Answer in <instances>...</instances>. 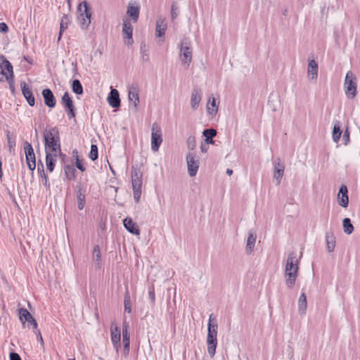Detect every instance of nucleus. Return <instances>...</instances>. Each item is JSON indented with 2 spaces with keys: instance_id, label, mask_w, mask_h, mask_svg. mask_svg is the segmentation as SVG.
<instances>
[{
  "instance_id": "nucleus-1",
  "label": "nucleus",
  "mask_w": 360,
  "mask_h": 360,
  "mask_svg": "<svg viewBox=\"0 0 360 360\" xmlns=\"http://www.w3.org/2000/svg\"><path fill=\"white\" fill-rule=\"evenodd\" d=\"M300 255V257H301ZM300 259L295 252H291L288 255L285 266L284 276L286 286L291 289L294 287L298 274Z\"/></svg>"
},
{
  "instance_id": "nucleus-2",
  "label": "nucleus",
  "mask_w": 360,
  "mask_h": 360,
  "mask_svg": "<svg viewBox=\"0 0 360 360\" xmlns=\"http://www.w3.org/2000/svg\"><path fill=\"white\" fill-rule=\"evenodd\" d=\"M212 314L210 316L207 323V352L211 357H213L216 352L217 345V325L212 322Z\"/></svg>"
},
{
  "instance_id": "nucleus-3",
  "label": "nucleus",
  "mask_w": 360,
  "mask_h": 360,
  "mask_svg": "<svg viewBox=\"0 0 360 360\" xmlns=\"http://www.w3.org/2000/svg\"><path fill=\"white\" fill-rule=\"evenodd\" d=\"M77 20L80 27L86 30L91 23V12L86 1H82L77 6Z\"/></svg>"
},
{
  "instance_id": "nucleus-4",
  "label": "nucleus",
  "mask_w": 360,
  "mask_h": 360,
  "mask_svg": "<svg viewBox=\"0 0 360 360\" xmlns=\"http://www.w3.org/2000/svg\"><path fill=\"white\" fill-rule=\"evenodd\" d=\"M179 59L181 63L188 68L192 62L193 52L191 41L186 37H184L180 43Z\"/></svg>"
},
{
  "instance_id": "nucleus-5",
  "label": "nucleus",
  "mask_w": 360,
  "mask_h": 360,
  "mask_svg": "<svg viewBox=\"0 0 360 360\" xmlns=\"http://www.w3.org/2000/svg\"><path fill=\"white\" fill-rule=\"evenodd\" d=\"M142 176V172L139 169L132 167L131 174V185L134 199L136 203L140 201L141 195Z\"/></svg>"
},
{
  "instance_id": "nucleus-6",
  "label": "nucleus",
  "mask_w": 360,
  "mask_h": 360,
  "mask_svg": "<svg viewBox=\"0 0 360 360\" xmlns=\"http://www.w3.org/2000/svg\"><path fill=\"white\" fill-rule=\"evenodd\" d=\"M46 153V169L52 172L55 167V164L58 157L63 155L60 145L57 146H50L44 148Z\"/></svg>"
},
{
  "instance_id": "nucleus-7",
  "label": "nucleus",
  "mask_w": 360,
  "mask_h": 360,
  "mask_svg": "<svg viewBox=\"0 0 360 360\" xmlns=\"http://www.w3.org/2000/svg\"><path fill=\"white\" fill-rule=\"evenodd\" d=\"M344 90L349 98H354L357 94L356 77L351 70L348 71L346 74L344 82Z\"/></svg>"
},
{
  "instance_id": "nucleus-8",
  "label": "nucleus",
  "mask_w": 360,
  "mask_h": 360,
  "mask_svg": "<svg viewBox=\"0 0 360 360\" xmlns=\"http://www.w3.org/2000/svg\"><path fill=\"white\" fill-rule=\"evenodd\" d=\"M44 148L60 145L59 131L57 127L47 128L44 131Z\"/></svg>"
},
{
  "instance_id": "nucleus-9",
  "label": "nucleus",
  "mask_w": 360,
  "mask_h": 360,
  "mask_svg": "<svg viewBox=\"0 0 360 360\" xmlns=\"http://www.w3.org/2000/svg\"><path fill=\"white\" fill-rule=\"evenodd\" d=\"M163 141L162 131L160 125L153 123L151 127V150L153 152H158L160 146Z\"/></svg>"
},
{
  "instance_id": "nucleus-10",
  "label": "nucleus",
  "mask_w": 360,
  "mask_h": 360,
  "mask_svg": "<svg viewBox=\"0 0 360 360\" xmlns=\"http://www.w3.org/2000/svg\"><path fill=\"white\" fill-rule=\"evenodd\" d=\"M24 150L27 167L31 171H34L36 167V158L34 149L30 143L25 142L24 143Z\"/></svg>"
},
{
  "instance_id": "nucleus-11",
  "label": "nucleus",
  "mask_w": 360,
  "mask_h": 360,
  "mask_svg": "<svg viewBox=\"0 0 360 360\" xmlns=\"http://www.w3.org/2000/svg\"><path fill=\"white\" fill-rule=\"evenodd\" d=\"M186 159L189 176H195L199 169V162L196 160L195 154L193 153H188Z\"/></svg>"
},
{
  "instance_id": "nucleus-12",
  "label": "nucleus",
  "mask_w": 360,
  "mask_h": 360,
  "mask_svg": "<svg viewBox=\"0 0 360 360\" xmlns=\"http://www.w3.org/2000/svg\"><path fill=\"white\" fill-rule=\"evenodd\" d=\"M167 29V24L165 18L162 16H159L156 20L155 24V37L161 39L160 41H164L166 30Z\"/></svg>"
},
{
  "instance_id": "nucleus-13",
  "label": "nucleus",
  "mask_w": 360,
  "mask_h": 360,
  "mask_svg": "<svg viewBox=\"0 0 360 360\" xmlns=\"http://www.w3.org/2000/svg\"><path fill=\"white\" fill-rule=\"evenodd\" d=\"M18 314L20 320L22 321V323L25 322H27L28 323H30L34 329L37 328V323L35 321V319L32 317L31 314L28 311L27 309L24 308H20L18 309Z\"/></svg>"
},
{
  "instance_id": "nucleus-14",
  "label": "nucleus",
  "mask_w": 360,
  "mask_h": 360,
  "mask_svg": "<svg viewBox=\"0 0 360 360\" xmlns=\"http://www.w3.org/2000/svg\"><path fill=\"white\" fill-rule=\"evenodd\" d=\"M338 203L342 207H347L349 204L348 190L345 185H342L340 188L337 196Z\"/></svg>"
},
{
  "instance_id": "nucleus-15",
  "label": "nucleus",
  "mask_w": 360,
  "mask_h": 360,
  "mask_svg": "<svg viewBox=\"0 0 360 360\" xmlns=\"http://www.w3.org/2000/svg\"><path fill=\"white\" fill-rule=\"evenodd\" d=\"M308 62L307 77L309 80L316 82L318 77V63L314 59H309Z\"/></svg>"
},
{
  "instance_id": "nucleus-16",
  "label": "nucleus",
  "mask_w": 360,
  "mask_h": 360,
  "mask_svg": "<svg viewBox=\"0 0 360 360\" xmlns=\"http://www.w3.org/2000/svg\"><path fill=\"white\" fill-rule=\"evenodd\" d=\"M202 96V91L198 88H194L191 96V106L193 110H196L200 105Z\"/></svg>"
},
{
  "instance_id": "nucleus-17",
  "label": "nucleus",
  "mask_w": 360,
  "mask_h": 360,
  "mask_svg": "<svg viewBox=\"0 0 360 360\" xmlns=\"http://www.w3.org/2000/svg\"><path fill=\"white\" fill-rule=\"evenodd\" d=\"M133 27L127 20H124L122 24V34L124 38L127 39V45L133 44L132 39Z\"/></svg>"
},
{
  "instance_id": "nucleus-18",
  "label": "nucleus",
  "mask_w": 360,
  "mask_h": 360,
  "mask_svg": "<svg viewBox=\"0 0 360 360\" xmlns=\"http://www.w3.org/2000/svg\"><path fill=\"white\" fill-rule=\"evenodd\" d=\"M107 101L108 104L112 108H118L120 105V98L119 92L117 89H112L111 87V90L110 94L108 96Z\"/></svg>"
},
{
  "instance_id": "nucleus-19",
  "label": "nucleus",
  "mask_w": 360,
  "mask_h": 360,
  "mask_svg": "<svg viewBox=\"0 0 360 360\" xmlns=\"http://www.w3.org/2000/svg\"><path fill=\"white\" fill-rule=\"evenodd\" d=\"M206 108L207 114L211 117H213L217 114L219 102H217L216 98L213 96L209 97Z\"/></svg>"
},
{
  "instance_id": "nucleus-20",
  "label": "nucleus",
  "mask_w": 360,
  "mask_h": 360,
  "mask_svg": "<svg viewBox=\"0 0 360 360\" xmlns=\"http://www.w3.org/2000/svg\"><path fill=\"white\" fill-rule=\"evenodd\" d=\"M42 96L44 100V103L49 108H54L56 104L55 96L49 89H45L42 91Z\"/></svg>"
},
{
  "instance_id": "nucleus-21",
  "label": "nucleus",
  "mask_w": 360,
  "mask_h": 360,
  "mask_svg": "<svg viewBox=\"0 0 360 360\" xmlns=\"http://www.w3.org/2000/svg\"><path fill=\"white\" fill-rule=\"evenodd\" d=\"M140 7L137 3H129L127 6V14L130 16L132 20L137 22L139 16Z\"/></svg>"
},
{
  "instance_id": "nucleus-22",
  "label": "nucleus",
  "mask_w": 360,
  "mask_h": 360,
  "mask_svg": "<svg viewBox=\"0 0 360 360\" xmlns=\"http://www.w3.org/2000/svg\"><path fill=\"white\" fill-rule=\"evenodd\" d=\"M1 60L0 66L2 68L3 72H7L9 76V79L13 82V70L12 65L4 56H0V61Z\"/></svg>"
},
{
  "instance_id": "nucleus-23",
  "label": "nucleus",
  "mask_w": 360,
  "mask_h": 360,
  "mask_svg": "<svg viewBox=\"0 0 360 360\" xmlns=\"http://www.w3.org/2000/svg\"><path fill=\"white\" fill-rule=\"evenodd\" d=\"M124 226L131 233L139 236L140 229L135 222L131 218H126L123 221Z\"/></svg>"
},
{
  "instance_id": "nucleus-24",
  "label": "nucleus",
  "mask_w": 360,
  "mask_h": 360,
  "mask_svg": "<svg viewBox=\"0 0 360 360\" xmlns=\"http://www.w3.org/2000/svg\"><path fill=\"white\" fill-rule=\"evenodd\" d=\"M120 338V330L118 327L116 326L114 328H111V341L117 352H118L121 347Z\"/></svg>"
},
{
  "instance_id": "nucleus-25",
  "label": "nucleus",
  "mask_w": 360,
  "mask_h": 360,
  "mask_svg": "<svg viewBox=\"0 0 360 360\" xmlns=\"http://www.w3.org/2000/svg\"><path fill=\"white\" fill-rule=\"evenodd\" d=\"M20 86L22 89V94H23L24 97L25 98V99L27 100L29 105L30 106H34V103H35V100H34V97L31 90L30 89V88L27 86V85L26 84L25 82H22L20 84Z\"/></svg>"
},
{
  "instance_id": "nucleus-26",
  "label": "nucleus",
  "mask_w": 360,
  "mask_h": 360,
  "mask_svg": "<svg viewBox=\"0 0 360 360\" xmlns=\"http://www.w3.org/2000/svg\"><path fill=\"white\" fill-rule=\"evenodd\" d=\"M257 236L256 234L250 231L248 232V236L246 242L245 252L247 254L250 255L255 249V245L256 243Z\"/></svg>"
},
{
  "instance_id": "nucleus-27",
  "label": "nucleus",
  "mask_w": 360,
  "mask_h": 360,
  "mask_svg": "<svg viewBox=\"0 0 360 360\" xmlns=\"http://www.w3.org/2000/svg\"><path fill=\"white\" fill-rule=\"evenodd\" d=\"M128 97L129 101L134 103V106L136 108L139 103V90L136 86L129 87Z\"/></svg>"
},
{
  "instance_id": "nucleus-28",
  "label": "nucleus",
  "mask_w": 360,
  "mask_h": 360,
  "mask_svg": "<svg viewBox=\"0 0 360 360\" xmlns=\"http://www.w3.org/2000/svg\"><path fill=\"white\" fill-rule=\"evenodd\" d=\"M285 167L283 164L278 162L274 166V178L276 180L277 185L280 184L284 174Z\"/></svg>"
},
{
  "instance_id": "nucleus-29",
  "label": "nucleus",
  "mask_w": 360,
  "mask_h": 360,
  "mask_svg": "<svg viewBox=\"0 0 360 360\" xmlns=\"http://www.w3.org/2000/svg\"><path fill=\"white\" fill-rule=\"evenodd\" d=\"M297 304L300 314L304 315L306 314L307 307V296L304 292H302L300 295Z\"/></svg>"
},
{
  "instance_id": "nucleus-30",
  "label": "nucleus",
  "mask_w": 360,
  "mask_h": 360,
  "mask_svg": "<svg viewBox=\"0 0 360 360\" xmlns=\"http://www.w3.org/2000/svg\"><path fill=\"white\" fill-rule=\"evenodd\" d=\"M217 132L214 129H206L202 131V136L205 137V141L207 144H213V137L216 136Z\"/></svg>"
},
{
  "instance_id": "nucleus-31",
  "label": "nucleus",
  "mask_w": 360,
  "mask_h": 360,
  "mask_svg": "<svg viewBox=\"0 0 360 360\" xmlns=\"http://www.w3.org/2000/svg\"><path fill=\"white\" fill-rule=\"evenodd\" d=\"M327 250L329 252L334 251L335 248V238L333 233L328 232L326 234Z\"/></svg>"
},
{
  "instance_id": "nucleus-32",
  "label": "nucleus",
  "mask_w": 360,
  "mask_h": 360,
  "mask_svg": "<svg viewBox=\"0 0 360 360\" xmlns=\"http://www.w3.org/2000/svg\"><path fill=\"white\" fill-rule=\"evenodd\" d=\"M70 23V18L67 15H64L60 20V32L59 36L58 37V41L60 40L63 32L68 27Z\"/></svg>"
},
{
  "instance_id": "nucleus-33",
  "label": "nucleus",
  "mask_w": 360,
  "mask_h": 360,
  "mask_svg": "<svg viewBox=\"0 0 360 360\" xmlns=\"http://www.w3.org/2000/svg\"><path fill=\"white\" fill-rule=\"evenodd\" d=\"M93 260L96 264V267L100 269L101 267V252L98 245H95L93 250Z\"/></svg>"
},
{
  "instance_id": "nucleus-34",
  "label": "nucleus",
  "mask_w": 360,
  "mask_h": 360,
  "mask_svg": "<svg viewBox=\"0 0 360 360\" xmlns=\"http://www.w3.org/2000/svg\"><path fill=\"white\" fill-rule=\"evenodd\" d=\"M140 53H141V58L143 62H148L150 60L149 56V50L148 47L146 44V43L143 42L141 44L140 46Z\"/></svg>"
},
{
  "instance_id": "nucleus-35",
  "label": "nucleus",
  "mask_w": 360,
  "mask_h": 360,
  "mask_svg": "<svg viewBox=\"0 0 360 360\" xmlns=\"http://www.w3.org/2000/svg\"><path fill=\"white\" fill-rule=\"evenodd\" d=\"M342 131L340 130V122H336L333 129V140L338 143L341 137Z\"/></svg>"
},
{
  "instance_id": "nucleus-36",
  "label": "nucleus",
  "mask_w": 360,
  "mask_h": 360,
  "mask_svg": "<svg viewBox=\"0 0 360 360\" xmlns=\"http://www.w3.org/2000/svg\"><path fill=\"white\" fill-rule=\"evenodd\" d=\"M342 226L344 232L348 235L351 234L354 231V226L350 219L345 218L342 221Z\"/></svg>"
},
{
  "instance_id": "nucleus-37",
  "label": "nucleus",
  "mask_w": 360,
  "mask_h": 360,
  "mask_svg": "<svg viewBox=\"0 0 360 360\" xmlns=\"http://www.w3.org/2000/svg\"><path fill=\"white\" fill-rule=\"evenodd\" d=\"M72 91L77 95H81L83 94L82 85L78 79L73 80L72 83Z\"/></svg>"
},
{
  "instance_id": "nucleus-38",
  "label": "nucleus",
  "mask_w": 360,
  "mask_h": 360,
  "mask_svg": "<svg viewBox=\"0 0 360 360\" xmlns=\"http://www.w3.org/2000/svg\"><path fill=\"white\" fill-rule=\"evenodd\" d=\"M61 103L63 105H65L68 108H70V107L73 106V102L72 98H70L68 92H65L61 100Z\"/></svg>"
},
{
  "instance_id": "nucleus-39",
  "label": "nucleus",
  "mask_w": 360,
  "mask_h": 360,
  "mask_svg": "<svg viewBox=\"0 0 360 360\" xmlns=\"http://www.w3.org/2000/svg\"><path fill=\"white\" fill-rule=\"evenodd\" d=\"M77 205H78V209L79 210H83L84 207V204H85V195L82 192L81 190H79L77 193Z\"/></svg>"
},
{
  "instance_id": "nucleus-40",
  "label": "nucleus",
  "mask_w": 360,
  "mask_h": 360,
  "mask_svg": "<svg viewBox=\"0 0 360 360\" xmlns=\"http://www.w3.org/2000/svg\"><path fill=\"white\" fill-rule=\"evenodd\" d=\"M124 311L127 313L131 312V304L130 296L128 292L126 293L124 299Z\"/></svg>"
},
{
  "instance_id": "nucleus-41",
  "label": "nucleus",
  "mask_w": 360,
  "mask_h": 360,
  "mask_svg": "<svg viewBox=\"0 0 360 360\" xmlns=\"http://www.w3.org/2000/svg\"><path fill=\"white\" fill-rule=\"evenodd\" d=\"M186 145L190 150H193L196 146L195 137L194 136H189L186 140Z\"/></svg>"
},
{
  "instance_id": "nucleus-42",
  "label": "nucleus",
  "mask_w": 360,
  "mask_h": 360,
  "mask_svg": "<svg viewBox=\"0 0 360 360\" xmlns=\"http://www.w3.org/2000/svg\"><path fill=\"white\" fill-rule=\"evenodd\" d=\"M89 158L92 160H96L98 158V148L96 145L92 144L89 153Z\"/></svg>"
},
{
  "instance_id": "nucleus-43",
  "label": "nucleus",
  "mask_w": 360,
  "mask_h": 360,
  "mask_svg": "<svg viewBox=\"0 0 360 360\" xmlns=\"http://www.w3.org/2000/svg\"><path fill=\"white\" fill-rule=\"evenodd\" d=\"M75 169L72 166H67L65 168V174L67 175V177L69 179H72V178H74V176H75Z\"/></svg>"
},
{
  "instance_id": "nucleus-44",
  "label": "nucleus",
  "mask_w": 360,
  "mask_h": 360,
  "mask_svg": "<svg viewBox=\"0 0 360 360\" xmlns=\"http://www.w3.org/2000/svg\"><path fill=\"white\" fill-rule=\"evenodd\" d=\"M123 345H124V352L126 355H127L129 352V346H130V337L129 338H123Z\"/></svg>"
},
{
  "instance_id": "nucleus-45",
  "label": "nucleus",
  "mask_w": 360,
  "mask_h": 360,
  "mask_svg": "<svg viewBox=\"0 0 360 360\" xmlns=\"http://www.w3.org/2000/svg\"><path fill=\"white\" fill-rule=\"evenodd\" d=\"M41 177L42 178V182L43 184L46 187L49 188L50 185L48 182V178L46 175L45 174L44 169V165L42 163H41Z\"/></svg>"
},
{
  "instance_id": "nucleus-46",
  "label": "nucleus",
  "mask_w": 360,
  "mask_h": 360,
  "mask_svg": "<svg viewBox=\"0 0 360 360\" xmlns=\"http://www.w3.org/2000/svg\"><path fill=\"white\" fill-rule=\"evenodd\" d=\"M7 81L11 82L9 76L6 72H3L2 68L0 66V82Z\"/></svg>"
},
{
  "instance_id": "nucleus-47",
  "label": "nucleus",
  "mask_w": 360,
  "mask_h": 360,
  "mask_svg": "<svg viewBox=\"0 0 360 360\" xmlns=\"http://www.w3.org/2000/svg\"><path fill=\"white\" fill-rule=\"evenodd\" d=\"M178 7L176 6V5L175 4H173L172 5V9H171V16H172V19L174 20L175 19L177 16H178Z\"/></svg>"
},
{
  "instance_id": "nucleus-48",
  "label": "nucleus",
  "mask_w": 360,
  "mask_h": 360,
  "mask_svg": "<svg viewBox=\"0 0 360 360\" xmlns=\"http://www.w3.org/2000/svg\"><path fill=\"white\" fill-rule=\"evenodd\" d=\"M7 139H8V145L9 149L11 150L15 146V141L11 140L9 132H8V134H7Z\"/></svg>"
},
{
  "instance_id": "nucleus-49",
  "label": "nucleus",
  "mask_w": 360,
  "mask_h": 360,
  "mask_svg": "<svg viewBox=\"0 0 360 360\" xmlns=\"http://www.w3.org/2000/svg\"><path fill=\"white\" fill-rule=\"evenodd\" d=\"M76 166L82 172L86 169L82 162L78 158L76 159Z\"/></svg>"
},
{
  "instance_id": "nucleus-50",
  "label": "nucleus",
  "mask_w": 360,
  "mask_h": 360,
  "mask_svg": "<svg viewBox=\"0 0 360 360\" xmlns=\"http://www.w3.org/2000/svg\"><path fill=\"white\" fill-rule=\"evenodd\" d=\"M129 333H128V325L124 324L122 328V338H129Z\"/></svg>"
},
{
  "instance_id": "nucleus-51",
  "label": "nucleus",
  "mask_w": 360,
  "mask_h": 360,
  "mask_svg": "<svg viewBox=\"0 0 360 360\" xmlns=\"http://www.w3.org/2000/svg\"><path fill=\"white\" fill-rule=\"evenodd\" d=\"M148 297L150 299L151 302L153 303H154L155 300V291H154V288H153L149 291Z\"/></svg>"
},
{
  "instance_id": "nucleus-52",
  "label": "nucleus",
  "mask_w": 360,
  "mask_h": 360,
  "mask_svg": "<svg viewBox=\"0 0 360 360\" xmlns=\"http://www.w3.org/2000/svg\"><path fill=\"white\" fill-rule=\"evenodd\" d=\"M343 139L345 141V144H347L349 141V131L348 129H347L344 132Z\"/></svg>"
},
{
  "instance_id": "nucleus-53",
  "label": "nucleus",
  "mask_w": 360,
  "mask_h": 360,
  "mask_svg": "<svg viewBox=\"0 0 360 360\" xmlns=\"http://www.w3.org/2000/svg\"><path fill=\"white\" fill-rule=\"evenodd\" d=\"M10 360H21V358L18 354L15 353V352H11L10 354Z\"/></svg>"
},
{
  "instance_id": "nucleus-54",
  "label": "nucleus",
  "mask_w": 360,
  "mask_h": 360,
  "mask_svg": "<svg viewBox=\"0 0 360 360\" xmlns=\"http://www.w3.org/2000/svg\"><path fill=\"white\" fill-rule=\"evenodd\" d=\"M8 30V25L5 22L0 23V32H6Z\"/></svg>"
},
{
  "instance_id": "nucleus-55",
  "label": "nucleus",
  "mask_w": 360,
  "mask_h": 360,
  "mask_svg": "<svg viewBox=\"0 0 360 360\" xmlns=\"http://www.w3.org/2000/svg\"><path fill=\"white\" fill-rule=\"evenodd\" d=\"M69 112H68V117L69 118H73L75 117V111H74V105L72 107H70V108H68Z\"/></svg>"
},
{
  "instance_id": "nucleus-56",
  "label": "nucleus",
  "mask_w": 360,
  "mask_h": 360,
  "mask_svg": "<svg viewBox=\"0 0 360 360\" xmlns=\"http://www.w3.org/2000/svg\"><path fill=\"white\" fill-rule=\"evenodd\" d=\"M35 333L37 335L38 340L40 341L41 344H43L44 343V340H43V338H42V336L41 335L40 331L39 330H37L35 331Z\"/></svg>"
},
{
  "instance_id": "nucleus-57",
  "label": "nucleus",
  "mask_w": 360,
  "mask_h": 360,
  "mask_svg": "<svg viewBox=\"0 0 360 360\" xmlns=\"http://www.w3.org/2000/svg\"><path fill=\"white\" fill-rule=\"evenodd\" d=\"M200 150H201V152L202 153H207V150H208V147L207 146H203V145H201L200 146Z\"/></svg>"
},
{
  "instance_id": "nucleus-58",
  "label": "nucleus",
  "mask_w": 360,
  "mask_h": 360,
  "mask_svg": "<svg viewBox=\"0 0 360 360\" xmlns=\"http://www.w3.org/2000/svg\"><path fill=\"white\" fill-rule=\"evenodd\" d=\"M226 173L228 174V175H231L233 174V170L231 169H226Z\"/></svg>"
},
{
  "instance_id": "nucleus-59",
  "label": "nucleus",
  "mask_w": 360,
  "mask_h": 360,
  "mask_svg": "<svg viewBox=\"0 0 360 360\" xmlns=\"http://www.w3.org/2000/svg\"><path fill=\"white\" fill-rule=\"evenodd\" d=\"M41 162H40V165L39 164L38 167H37V170H38L40 176H41Z\"/></svg>"
},
{
  "instance_id": "nucleus-60",
  "label": "nucleus",
  "mask_w": 360,
  "mask_h": 360,
  "mask_svg": "<svg viewBox=\"0 0 360 360\" xmlns=\"http://www.w3.org/2000/svg\"><path fill=\"white\" fill-rule=\"evenodd\" d=\"M3 176L2 167H0V179H1Z\"/></svg>"
},
{
  "instance_id": "nucleus-61",
  "label": "nucleus",
  "mask_w": 360,
  "mask_h": 360,
  "mask_svg": "<svg viewBox=\"0 0 360 360\" xmlns=\"http://www.w3.org/2000/svg\"><path fill=\"white\" fill-rule=\"evenodd\" d=\"M68 360H75V358H70V359H68Z\"/></svg>"
},
{
  "instance_id": "nucleus-62",
  "label": "nucleus",
  "mask_w": 360,
  "mask_h": 360,
  "mask_svg": "<svg viewBox=\"0 0 360 360\" xmlns=\"http://www.w3.org/2000/svg\"><path fill=\"white\" fill-rule=\"evenodd\" d=\"M68 1V3L70 4V0H66Z\"/></svg>"
}]
</instances>
